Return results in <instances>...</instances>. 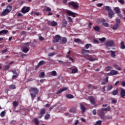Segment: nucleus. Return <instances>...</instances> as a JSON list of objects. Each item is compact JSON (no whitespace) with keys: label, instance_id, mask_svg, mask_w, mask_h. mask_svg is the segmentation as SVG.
<instances>
[{"label":"nucleus","instance_id":"09e8293b","mask_svg":"<svg viewBox=\"0 0 125 125\" xmlns=\"http://www.w3.org/2000/svg\"><path fill=\"white\" fill-rule=\"evenodd\" d=\"M10 67V66L9 64H7L5 66L4 69L8 70L9 69Z\"/></svg>","mask_w":125,"mask_h":125},{"label":"nucleus","instance_id":"473e14b6","mask_svg":"<svg viewBox=\"0 0 125 125\" xmlns=\"http://www.w3.org/2000/svg\"><path fill=\"white\" fill-rule=\"evenodd\" d=\"M45 76V75L44 72H41V73H40L39 75V77H40V78H43Z\"/></svg>","mask_w":125,"mask_h":125},{"label":"nucleus","instance_id":"2eb2a0df","mask_svg":"<svg viewBox=\"0 0 125 125\" xmlns=\"http://www.w3.org/2000/svg\"><path fill=\"white\" fill-rule=\"evenodd\" d=\"M66 13L67 14V15H68L70 16H72L73 18L76 17L75 14L71 11H67Z\"/></svg>","mask_w":125,"mask_h":125},{"label":"nucleus","instance_id":"c756f323","mask_svg":"<svg viewBox=\"0 0 125 125\" xmlns=\"http://www.w3.org/2000/svg\"><path fill=\"white\" fill-rule=\"evenodd\" d=\"M29 49L27 47H24L22 51L24 53H27L29 51Z\"/></svg>","mask_w":125,"mask_h":125},{"label":"nucleus","instance_id":"37998d69","mask_svg":"<svg viewBox=\"0 0 125 125\" xmlns=\"http://www.w3.org/2000/svg\"><path fill=\"white\" fill-rule=\"evenodd\" d=\"M14 106L16 107L18 105V102L15 101L13 103Z\"/></svg>","mask_w":125,"mask_h":125},{"label":"nucleus","instance_id":"6ab92c4d","mask_svg":"<svg viewBox=\"0 0 125 125\" xmlns=\"http://www.w3.org/2000/svg\"><path fill=\"white\" fill-rule=\"evenodd\" d=\"M76 111V108L75 107H72L69 110V112L72 113H75Z\"/></svg>","mask_w":125,"mask_h":125},{"label":"nucleus","instance_id":"39448f33","mask_svg":"<svg viewBox=\"0 0 125 125\" xmlns=\"http://www.w3.org/2000/svg\"><path fill=\"white\" fill-rule=\"evenodd\" d=\"M115 42L113 41L110 40L107 41L105 43V45L107 47H112L114 46Z\"/></svg>","mask_w":125,"mask_h":125},{"label":"nucleus","instance_id":"2f4dec72","mask_svg":"<svg viewBox=\"0 0 125 125\" xmlns=\"http://www.w3.org/2000/svg\"><path fill=\"white\" fill-rule=\"evenodd\" d=\"M102 125V121L101 120H99L96 122L94 125Z\"/></svg>","mask_w":125,"mask_h":125},{"label":"nucleus","instance_id":"f03ea898","mask_svg":"<svg viewBox=\"0 0 125 125\" xmlns=\"http://www.w3.org/2000/svg\"><path fill=\"white\" fill-rule=\"evenodd\" d=\"M68 6L70 7V6H72L74 9H77L79 8V4L77 2L74 1H70L68 3Z\"/></svg>","mask_w":125,"mask_h":125},{"label":"nucleus","instance_id":"f3484780","mask_svg":"<svg viewBox=\"0 0 125 125\" xmlns=\"http://www.w3.org/2000/svg\"><path fill=\"white\" fill-rule=\"evenodd\" d=\"M104 111H102L100 112L99 116L101 117V119H104Z\"/></svg>","mask_w":125,"mask_h":125},{"label":"nucleus","instance_id":"6e6552de","mask_svg":"<svg viewBox=\"0 0 125 125\" xmlns=\"http://www.w3.org/2000/svg\"><path fill=\"white\" fill-rule=\"evenodd\" d=\"M46 113V110L44 108H42L40 110V116L39 118H42L44 114Z\"/></svg>","mask_w":125,"mask_h":125},{"label":"nucleus","instance_id":"774afa93","mask_svg":"<svg viewBox=\"0 0 125 125\" xmlns=\"http://www.w3.org/2000/svg\"><path fill=\"white\" fill-rule=\"evenodd\" d=\"M121 85L122 86L125 87V81L122 82Z\"/></svg>","mask_w":125,"mask_h":125},{"label":"nucleus","instance_id":"5701e85b","mask_svg":"<svg viewBox=\"0 0 125 125\" xmlns=\"http://www.w3.org/2000/svg\"><path fill=\"white\" fill-rule=\"evenodd\" d=\"M118 92H119L118 89H116L115 90H114L111 92V95H114V96L117 95L118 93Z\"/></svg>","mask_w":125,"mask_h":125},{"label":"nucleus","instance_id":"b1692460","mask_svg":"<svg viewBox=\"0 0 125 125\" xmlns=\"http://www.w3.org/2000/svg\"><path fill=\"white\" fill-rule=\"evenodd\" d=\"M90 53V51L89 50H85V49H83L82 50V53L83 54H85V53Z\"/></svg>","mask_w":125,"mask_h":125},{"label":"nucleus","instance_id":"7ed1b4c3","mask_svg":"<svg viewBox=\"0 0 125 125\" xmlns=\"http://www.w3.org/2000/svg\"><path fill=\"white\" fill-rule=\"evenodd\" d=\"M10 10L8 9V8H6L5 10H3L2 14L0 15L1 16H6L8 13H9L10 11H11V9L12 8V7L11 6H9Z\"/></svg>","mask_w":125,"mask_h":125},{"label":"nucleus","instance_id":"3c124183","mask_svg":"<svg viewBox=\"0 0 125 125\" xmlns=\"http://www.w3.org/2000/svg\"><path fill=\"white\" fill-rule=\"evenodd\" d=\"M121 4H125V1L124 0H117Z\"/></svg>","mask_w":125,"mask_h":125},{"label":"nucleus","instance_id":"79ce46f5","mask_svg":"<svg viewBox=\"0 0 125 125\" xmlns=\"http://www.w3.org/2000/svg\"><path fill=\"white\" fill-rule=\"evenodd\" d=\"M99 40L102 42H104L106 40V38H100V39H99Z\"/></svg>","mask_w":125,"mask_h":125},{"label":"nucleus","instance_id":"58836bf2","mask_svg":"<svg viewBox=\"0 0 125 125\" xmlns=\"http://www.w3.org/2000/svg\"><path fill=\"white\" fill-rule=\"evenodd\" d=\"M116 24H117L118 25H119V24H120L121 22V19H116Z\"/></svg>","mask_w":125,"mask_h":125},{"label":"nucleus","instance_id":"393cba45","mask_svg":"<svg viewBox=\"0 0 125 125\" xmlns=\"http://www.w3.org/2000/svg\"><path fill=\"white\" fill-rule=\"evenodd\" d=\"M119 27V25H118V24L115 23V24L113 25V27H112V29H113V30H117Z\"/></svg>","mask_w":125,"mask_h":125},{"label":"nucleus","instance_id":"a18cd8bd","mask_svg":"<svg viewBox=\"0 0 125 125\" xmlns=\"http://www.w3.org/2000/svg\"><path fill=\"white\" fill-rule=\"evenodd\" d=\"M5 114H6L5 111H2V112H1V113H0V116H1L2 117H3L5 116Z\"/></svg>","mask_w":125,"mask_h":125},{"label":"nucleus","instance_id":"c03bdc74","mask_svg":"<svg viewBox=\"0 0 125 125\" xmlns=\"http://www.w3.org/2000/svg\"><path fill=\"white\" fill-rule=\"evenodd\" d=\"M55 55V52H53V53H49L48 54V56L49 57H52L53 56Z\"/></svg>","mask_w":125,"mask_h":125},{"label":"nucleus","instance_id":"bf43d9fd","mask_svg":"<svg viewBox=\"0 0 125 125\" xmlns=\"http://www.w3.org/2000/svg\"><path fill=\"white\" fill-rule=\"evenodd\" d=\"M67 20L70 22H73V20L71 17H67Z\"/></svg>","mask_w":125,"mask_h":125},{"label":"nucleus","instance_id":"a19ab883","mask_svg":"<svg viewBox=\"0 0 125 125\" xmlns=\"http://www.w3.org/2000/svg\"><path fill=\"white\" fill-rule=\"evenodd\" d=\"M45 63V62L44 61H41L39 63H38V64L40 66H42L43 64V63Z\"/></svg>","mask_w":125,"mask_h":125},{"label":"nucleus","instance_id":"ea45409f","mask_svg":"<svg viewBox=\"0 0 125 125\" xmlns=\"http://www.w3.org/2000/svg\"><path fill=\"white\" fill-rule=\"evenodd\" d=\"M92 45L91 44H86L84 45V47L85 49H88L90 46H91Z\"/></svg>","mask_w":125,"mask_h":125},{"label":"nucleus","instance_id":"9d476101","mask_svg":"<svg viewBox=\"0 0 125 125\" xmlns=\"http://www.w3.org/2000/svg\"><path fill=\"white\" fill-rule=\"evenodd\" d=\"M80 107L81 110H82V113H84L86 110V107H85L83 104H80Z\"/></svg>","mask_w":125,"mask_h":125},{"label":"nucleus","instance_id":"ddd939ff","mask_svg":"<svg viewBox=\"0 0 125 125\" xmlns=\"http://www.w3.org/2000/svg\"><path fill=\"white\" fill-rule=\"evenodd\" d=\"M101 111H109L111 110V107L110 106H108L107 108H102L101 109Z\"/></svg>","mask_w":125,"mask_h":125},{"label":"nucleus","instance_id":"49530a36","mask_svg":"<svg viewBox=\"0 0 125 125\" xmlns=\"http://www.w3.org/2000/svg\"><path fill=\"white\" fill-rule=\"evenodd\" d=\"M112 69L111 66H106L105 67V69L106 71H109Z\"/></svg>","mask_w":125,"mask_h":125},{"label":"nucleus","instance_id":"1a4fd4ad","mask_svg":"<svg viewBox=\"0 0 125 125\" xmlns=\"http://www.w3.org/2000/svg\"><path fill=\"white\" fill-rule=\"evenodd\" d=\"M108 18L110 19H112V18L114 16L115 13L112 10H110L108 12Z\"/></svg>","mask_w":125,"mask_h":125},{"label":"nucleus","instance_id":"338daca9","mask_svg":"<svg viewBox=\"0 0 125 125\" xmlns=\"http://www.w3.org/2000/svg\"><path fill=\"white\" fill-rule=\"evenodd\" d=\"M17 17L18 18L21 17H23V15L21 13H19Z\"/></svg>","mask_w":125,"mask_h":125},{"label":"nucleus","instance_id":"0eeeda50","mask_svg":"<svg viewBox=\"0 0 125 125\" xmlns=\"http://www.w3.org/2000/svg\"><path fill=\"white\" fill-rule=\"evenodd\" d=\"M30 10L29 7H23L21 10V12L23 14H25L28 12Z\"/></svg>","mask_w":125,"mask_h":125},{"label":"nucleus","instance_id":"69168bd1","mask_svg":"<svg viewBox=\"0 0 125 125\" xmlns=\"http://www.w3.org/2000/svg\"><path fill=\"white\" fill-rule=\"evenodd\" d=\"M39 40L40 41H43L44 39L41 36H39Z\"/></svg>","mask_w":125,"mask_h":125},{"label":"nucleus","instance_id":"e433bc0d","mask_svg":"<svg viewBox=\"0 0 125 125\" xmlns=\"http://www.w3.org/2000/svg\"><path fill=\"white\" fill-rule=\"evenodd\" d=\"M34 123H35L36 125H39V121L37 118H34Z\"/></svg>","mask_w":125,"mask_h":125},{"label":"nucleus","instance_id":"a878e982","mask_svg":"<svg viewBox=\"0 0 125 125\" xmlns=\"http://www.w3.org/2000/svg\"><path fill=\"white\" fill-rule=\"evenodd\" d=\"M72 73H76L78 72V69L77 67H75V68L71 69Z\"/></svg>","mask_w":125,"mask_h":125},{"label":"nucleus","instance_id":"4be33fe9","mask_svg":"<svg viewBox=\"0 0 125 125\" xmlns=\"http://www.w3.org/2000/svg\"><path fill=\"white\" fill-rule=\"evenodd\" d=\"M8 32V31L7 30H2V31H0V35H2L3 34L5 35V34H7Z\"/></svg>","mask_w":125,"mask_h":125},{"label":"nucleus","instance_id":"bb28decb","mask_svg":"<svg viewBox=\"0 0 125 125\" xmlns=\"http://www.w3.org/2000/svg\"><path fill=\"white\" fill-rule=\"evenodd\" d=\"M94 30L96 32H99L100 31V28L98 26H96L93 27Z\"/></svg>","mask_w":125,"mask_h":125},{"label":"nucleus","instance_id":"5fc2aeb1","mask_svg":"<svg viewBox=\"0 0 125 125\" xmlns=\"http://www.w3.org/2000/svg\"><path fill=\"white\" fill-rule=\"evenodd\" d=\"M112 88H113V86L112 85H110L107 86L108 90H111Z\"/></svg>","mask_w":125,"mask_h":125},{"label":"nucleus","instance_id":"9b49d317","mask_svg":"<svg viewBox=\"0 0 125 125\" xmlns=\"http://www.w3.org/2000/svg\"><path fill=\"white\" fill-rule=\"evenodd\" d=\"M120 95L122 98H124L125 97V89L123 88L121 89Z\"/></svg>","mask_w":125,"mask_h":125},{"label":"nucleus","instance_id":"dca6fc26","mask_svg":"<svg viewBox=\"0 0 125 125\" xmlns=\"http://www.w3.org/2000/svg\"><path fill=\"white\" fill-rule=\"evenodd\" d=\"M110 52L111 53L110 56H111V57L112 58H116V55L115 54V51L110 50Z\"/></svg>","mask_w":125,"mask_h":125},{"label":"nucleus","instance_id":"c85d7f7f","mask_svg":"<svg viewBox=\"0 0 125 125\" xmlns=\"http://www.w3.org/2000/svg\"><path fill=\"white\" fill-rule=\"evenodd\" d=\"M67 41V40L66 39V38H62V44H65L66 43Z\"/></svg>","mask_w":125,"mask_h":125},{"label":"nucleus","instance_id":"a211bd4d","mask_svg":"<svg viewBox=\"0 0 125 125\" xmlns=\"http://www.w3.org/2000/svg\"><path fill=\"white\" fill-rule=\"evenodd\" d=\"M120 44H121L120 48L122 49H125V42H121L120 43Z\"/></svg>","mask_w":125,"mask_h":125},{"label":"nucleus","instance_id":"f704fd0d","mask_svg":"<svg viewBox=\"0 0 125 125\" xmlns=\"http://www.w3.org/2000/svg\"><path fill=\"white\" fill-rule=\"evenodd\" d=\"M51 75L53 76H57V73L56 71H53L51 72Z\"/></svg>","mask_w":125,"mask_h":125},{"label":"nucleus","instance_id":"680f3d73","mask_svg":"<svg viewBox=\"0 0 125 125\" xmlns=\"http://www.w3.org/2000/svg\"><path fill=\"white\" fill-rule=\"evenodd\" d=\"M92 113L93 115H96L97 114V110L96 109H93L92 111Z\"/></svg>","mask_w":125,"mask_h":125},{"label":"nucleus","instance_id":"0e129e2a","mask_svg":"<svg viewBox=\"0 0 125 125\" xmlns=\"http://www.w3.org/2000/svg\"><path fill=\"white\" fill-rule=\"evenodd\" d=\"M58 62H60V63L62 64V65H64V63H66V62H63L62 61H60V60L58 61Z\"/></svg>","mask_w":125,"mask_h":125},{"label":"nucleus","instance_id":"e2e57ef3","mask_svg":"<svg viewBox=\"0 0 125 125\" xmlns=\"http://www.w3.org/2000/svg\"><path fill=\"white\" fill-rule=\"evenodd\" d=\"M103 5V3H98L97 4V6L98 7H101Z\"/></svg>","mask_w":125,"mask_h":125},{"label":"nucleus","instance_id":"864d4df0","mask_svg":"<svg viewBox=\"0 0 125 125\" xmlns=\"http://www.w3.org/2000/svg\"><path fill=\"white\" fill-rule=\"evenodd\" d=\"M117 103V101L115 99H113L111 101V104H116Z\"/></svg>","mask_w":125,"mask_h":125},{"label":"nucleus","instance_id":"72a5a7b5","mask_svg":"<svg viewBox=\"0 0 125 125\" xmlns=\"http://www.w3.org/2000/svg\"><path fill=\"white\" fill-rule=\"evenodd\" d=\"M50 117V115L48 113L46 114V115H45V117L44 119L45 120H48Z\"/></svg>","mask_w":125,"mask_h":125},{"label":"nucleus","instance_id":"c9c22d12","mask_svg":"<svg viewBox=\"0 0 125 125\" xmlns=\"http://www.w3.org/2000/svg\"><path fill=\"white\" fill-rule=\"evenodd\" d=\"M105 10L106 11H107L108 12H109L110 11H111L112 10H111V7L108 6H105Z\"/></svg>","mask_w":125,"mask_h":125},{"label":"nucleus","instance_id":"7c9ffc66","mask_svg":"<svg viewBox=\"0 0 125 125\" xmlns=\"http://www.w3.org/2000/svg\"><path fill=\"white\" fill-rule=\"evenodd\" d=\"M51 25L53 26V27H55L58 25V23L55 22V21H53L51 22Z\"/></svg>","mask_w":125,"mask_h":125},{"label":"nucleus","instance_id":"052dcab7","mask_svg":"<svg viewBox=\"0 0 125 125\" xmlns=\"http://www.w3.org/2000/svg\"><path fill=\"white\" fill-rule=\"evenodd\" d=\"M79 121L78 120H75L74 122V125H77L79 123Z\"/></svg>","mask_w":125,"mask_h":125},{"label":"nucleus","instance_id":"6e6d98bb","mask_svg":"<svg viewBox=\"0 0 125 125\" xmlns=\"http://www.w3.org/2000/svg\"><path fill=\"white\" fill-rule=\"evenodd\" d=\"M88 60L90 61H91V62H93L95 60H96V59H94V58H93L92 57H89L88 58Z\"/></svg>","mask_w":125,"mask_h":125},{"label":"nucleus","instance_id":"4c0bfd02","mask_svg":"<svg viewBox=\"0 0 125 125\" xmlns=\"http://www.w3.org/2000/svg\"><path fill=\"white\" fill-rule=\"evenodd\" d=\"M9 88L12 89V90H13V89H16V85H15L14 84H12V85H10Z\"/></svg>","mask_w":125,"mask_h":125},{"label":"nucleus","instance_id":"423d86ee","mask_svg":"<svg viewBox=\"0 0 125 125\" xmlns=\"http://www.w3.org/2000/svg\"><path fill=\"white\" fill-rule=\"evenodd\" d=\"M62 39L60 35H56L55 36V38H54V43L58 42L61 40Z\"/></svg>","mask_w":125,"mask_h":125},{"label":"nucleus","instance_id":"4468645a","mask_svg":"<svg viewBox=\"0 0 125 125\" xmlns=\"http://www.w3.org/2000/svg\"><path fill=\"white\" fill-rule=\"evenodd\" d=\"M114 9L117 14L121 13V11L118 7H115Z\"/></svg>","mask_w":125,"mask_h":125},{"label":"nucleus","instance_id":"20e7f679","mask_svg":"<svg viewBox=\"0 0 125 125\" xmlns=\"http://www.w3.org/2000/svg\"><path fill=\"white\" fill-rule=\"evenodd\" d=\"M88 99L92 104L94 105L95 107L97 106V104L95 102V99L93 96H89L88 97Z\"/></svg>","mask_w":125,"mask_h":125},{"label":"nucleus","instance_id":"cd10ccee","mask_svg":"<svg viewBox=\"0 0 125 125\" xmlns=\"http://www.w3.org/2000/svg\"><path fill=\"white\" fill-rule=\"evenodd\" d=\"M65 97L67 98V99H73L74 98V96L73 95H71V94H67L65 96Z\"/></svg>","mask_w":125,"mask_h":125},{"label":"nucleus","instance_id":"4d7b16f0","mask_svg":"<svg viewBox=\"0 0 125 125\" xmlns=\"http://www.w3.org/2000/svg\"><path fill=\"white\" fill-rule=\"evenodd\" d=\"M45 11L47 12H50L51 11V9L49 7H47L45 8Z\"/></svg>","mask_w":125,"mask_h":125},{"label":"nucleus","instance_id":"8fccbe9b","mask_svg":"<svg viewBox=\"0 0 125 125\" xmlns=\"http://www.w3.org/2000/svg\"><path fill=\"white\" fill-rule=\"evenodd\" d=\"M74 42H81V40L79 39H76L74 40Z\"/></svg>","mask_w":125,"mask_h":125},{"label":"nucleus","instance_id":"de8ad7c7","mask_svg":"<svg viewBox=\"0 0 125 125\" xmlns=\"http://www.w3.org/2000/svg\"><path fill=\"white\" fill-rule=\"evenodd\" d=\"M102 25H103V26L106 27H109V24L107 23H103Z\"/></svg>","mask_w":125,"mask_h":125},{"label":"nucleus","instance_id":"aec40b11","mask_svg":"<svg viewBox=\"0 0 125 125\" xmlns=\"http://www.w3.org/2000/svg\"><path fill=\"white\" fill-rule=\"evenodd\" d=\"M67 89V88L66 87H64L63 88L59 90V91H58V92H57V94H59L60 93H61L62 92L64 91H65Z\"/></svg>","mask_w":125,"mask_h":125},{"label":"nucleus","instance_id":"f8f14e48","mask_svg":"<svg viewBox=\"0 0 125 125\" xmlns=\"http://www.w3.org/2000/svg\"><path fill=\"white\" fill-rule=\"evenodd\" d=\"M109 74L110 75H116L119 74V72L115 70H112L110 71Z\"/></svg>","mask_w":125,"mask_h":125},{"label":"nucleus","instance_id":"412c9836","mask_svg":"<svg viewBox=\"0 0 125 125\" xmlns=\"http://www.w3.org/2000/svg\"><path fill=\"white\" fill-rule=\"evenodd\" d=\"M62 24V27H65L67 26L68 23L67 21L63 20Z\"/></svg>","mask_w":125,"mask_h":125},{"label":"nucleus","instance_id":"f257e3e1","mask_svg":"<svg viewBox=\"0 0 125 125\" xmlns=\"http://www.w3.org/2000/svg\"><path fill=\"white\" fill-rule=\"evenodd\" d=\"M39 90L37 88L31 87L30 90V94L31 96V99L34 100V98L36 97V95L39 93Z\"/></svg>","mask_w":125,"mask_h":125},{"label":"nucleus","instance_id":"603ef678","mask_svg":"<svg viewBox=\"0 0 125 125\" xmlns=\"http://www.w3.org/2000/svg\"><path fill=\"white\" fill-rule=\"evenodd\" d=\"M18 76H19V74L16 73V74H15L13 76L12 79L14 80L15 78H17Z\"/></svg>","mask_w":125,"mask_h":125},{"label":"nucleus","instance_id":"13d9d810","mask_svg":"<svg viewBox=\"0 0 125 125\" xmlns=\"http://www.w3.org/2000/svg\"><path fill=\"white\" fill-rule=\"evenodd\" d=\"M93 42H94V43H97V44L99 43V41L97 40H96V39L93 40Z\"/></svg>","mask_w":125,"mask_h":125}]
</instances>
